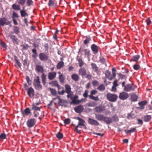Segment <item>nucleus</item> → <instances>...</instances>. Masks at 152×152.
I'll list each match as a JSON object with an SVG mask.
<instances>
[{
	"label": "nucleus",
	"instance_id": "obj_1",
	"mask_svg": "<svg viewBox=\"0 0 152 152\" xmlns=\"http://www.w3.org/2000/svg\"><path fill=\"white\" fill-rule=\"evenodd\" d=\"M35 70L39 73H42L41 76L42 82L43 85H45L46 84V75L44 73V70L43 67L40 65H37L36 66Z\"/></svg>",
	"mask_w": 152,
	"mask_h": 152
},
{
	"label": "nucleus",
	"instance_id": "obj_2",
	"mask_svg": "<svg viewBox=\"0 0 152 152\" xmlns=\"http://www.w3.org/2000/svg\"><path fill=\"white\" fill-rule=\"evenodd\" d=\"M33 84L36 90H40L42 89V86L41 84V82L39 76H37L35 77Z\"/></svg>",
	"mask_w": 152,
	"mask_h": 152
},
{
	"label": "nucleus",
	"instance_id": "obj_3",
	"mask_svg": "<svg viewBox=\"0 0 152 152\" xmlns=\"http://www.w3.org/2000/svg\"><path fill=\"white\" fill-rule=\"evenodd\" d=\"M137 86L133 83H128L126 85L123 90L126 92H130L134 91L136 88Z\"/></svg>",
	"mask_w": 152,
	"mask_h": 152
},
{
	"label": "nucleus",
	"instance_id": "obj_4",
	"mask_svg": "<svg viewBox=\"0 0 152 152\" xmlns=\"http://www.w3.org/2000/svg\"><path fill=\"white\" fill-rule=\"evenodd\" d=\"M107 97L108 100L111 102H115L117 99L118 96L115 94L108 93L107 95Z\"/></svg>",
	"mask_w": 152,
	"mask_h": 152
},
{
	"label": "nucleus",
	"instance_id": "obj_5",
	"mask_svg": "<svg viewBox=\"0 0 152 152\" xmlns=\"http://www.w3.org/2000/svg\"><path fill=\"white\" fill-rule=\"evenodd\" d=\"M65 92L67 94L66 96L68 98H71L73 94V93L71 90L70 86L68 84H66L65 85Z\"/></svg>",
	"mask_w": 152,
	"mask_h": 152
},
{
	"label": "nucleus",
	"instance_id": "obj_6",
	"mask_svg": "<svg viewBox=\"0 0 152 152\" xmlns=\"http://www.w3.org/2000/svg\"><path fill=\"white\" fill-rule=\"evenodd\" d=\"M36 121V119L34 118H31L28 120L26 125L29 128H31L35 125Z\"/></svg>",
	"mask_w": 152,
	"mask_h": 152
},
{
	"label": "nucleus",
	"instance_id": "obj_7",
	"mask_svg": "<svg viewBox=\"0 0 152 152\" xmlns=\"http://www.w3.org/2000/svg\"><path fill=\"white\" fill-rule=\"evenodd\" d=\"M6 36L7 37H10L14 43L17 45L19 44V42H18V39L15 36L12 35L11 33H8L7 34Z\"/></svg>",
	"mask_w": 152,
	"mask_h": 152
},
{
	"label": "nucleus",
	"instance_id": "obj_8",
	"mask_svg": "<svg viewBox=\"0 0 152 152\" xmlns=\"http://www.w3.org/2000/svg\"><path fill=\"white\" fill-rule=\"evenodd\" d=\"M26 91L27 92V95L29 97L31 98L34 97L35 94V91L33 88L31 87L29 88V89H28Z\"/></svg>",
	"mask_w": 152,
	"mask_h": 152
},
{
	"label": "nucleus",
	"instance_id": "obj_9",
	"mask_svg": "<svg viewBox=\"0 0 152 152\" xmlns=\"http://www.w3.org/2000/svg\"><path fill=\"white\" fill-rule=\"evenodd\" d=\"M129 97L128 94L124 91L120 93L119 94V98L121 100H124L127 99Z\"/></svg>",
	"mask_w": 152,
	"mask_h": 152
},
{
	"label": "nucleus",
	"instance_id": "obj_10",
	"mask_svg": "<svg viewBox=\"0 0 152 152\" xmlns=\"http://www.w3.org/2000/svg\"><path fill=\"white\" fill-rule=\"evenodd\" d=\"M11 23V22L10 21L8 20L5 18H0V25L1 26H3L5 24L6 25H9Z\"/></svg>",
	"mask_w": 152,
	"mask_h": 152
},
{
	"label": "nucleus",
	"instance_id": "obj_11",
	"mask_svg": "<svg viewBox=\"0 0 152 152\" xmlns=\"http://www.w3.org/2000/svg\"><path fill=\"white\" fill-rule=\"evenodd\" d=\"M39 59L42 61H46L48 58V56L47 54L44 53H40L39 55Z\"/></svg>",
	"mask_w": 152,
	"mask_h": 152
},
{
	"label": "nucleus",
	"instance_id": "obj_12",
	"mask_svg": "<svg viewBox=\"0 0 152 152\" xmlns=\"http://www.w3.org/2000/svg\"><path fill=\"white\" fill-rule=\"evenodd\" d=\"M88 122L89 124L92 125L97 126L99 125V123L97 121L89 117L88 118Z\"/></svg>",
	"mask_w": 152,
	"mask_h": 152
},
{
	"label": "nucleus",
	"instance_id": "obj_13",
	"mask_svg": "<svg viewBox=\"0 0 152 152\" xmlns=\"http://www.w3.org/2000/svg\"><path fill=\"white\" fill-rule=\"evenodd\" d=\"M91 49L94 54H97L99 51V47L95 44H93L91 46Z\"/></svg>",
	"mask_w": 152,
	"mask_h": 152
},
{
	"label": "nucleus",
	"instance_id": "obj_14",
	"mask_svg": "<svg viewBox=\"0 0 152 152\" xmlns=\"http://www.w3.org/2000/svg\"><path fill=\"white\" fill-rule=\"evenodd\" d=\"M21 113L23 117H25L26 115H31V110L28 107L26 108L24 111L21 110Z\"/></svg>",
	"mask_w": 152,
	"mask_h": 152
},
{
	"label": "nucleus",
	"instance_id": "obj_15",
	"mask_svg": "<svg viewBox=\"0 0 152 152\" xmlns=\"http://www.w3.org/2000/svg\"><path fill=\"white\" fill-rule=\"evenodd\" d=\"M87 73L86 70L83 67L80 68L78 71V74L82 76H85Z\"/></svg>",
	"mask_w": 152,
	"mask_h": 152
},
{
	"label": "nucleus",
	"instance_id": "obj_16",
	"mask_svg": "<svg viewBox=\"0 0 152 152\" xmlns=\"http://www.w3.org/2000/svg\"><path fill=\"white\" fill-rule=\"evenodd\" d=\"M56 72H50L48 75V78L50 80H52L56 78Z\"/></svg>",
	"mask_w": 152,
	"mask_h": 152
},
{
	"label": "nucleus",
	"instance_id": "obj_17",
	"mask_svg": "<svg viewBox=\"0 0 152 152\" xmlns=\"http://www.w3.org/2000/svg\"><path fill=\"white\" fill-rule=\"evenodd\" d=\"M20 13L22 17H25L28 16V14L26 12V10H25V6L23 7L22 10H20Z\"/></svg>",
	"mask_w": 152,
	"mask_h": 152
},
{
	"label": "nucleus",
	"instance_id": "obj_18",
	"mask_svg": "<svg viewBox=\"0 0 152 152\" xmlns=\"http://www.w3.org/2000/svg\"><path fill=\"white\" fill-rule=\"evenodd\" d=\"M75 118L79 121V122L78 123L79 124V125L84 126L85 127H86L85 125L84 124V123H85V121L83 119H82L79 117H75Z\"/></svg>",
	"mask_w": 152,
	"mask_h": 152
},
{
	"label": "nucleus",
	"instance_id": "obj_19",
	"mask_svg": "<svg viewBox=\"0 0 152 152\" xmlns=\"http://www.w3.org/2000/svg\"><path fill=\"white\" fill-rule=\"evenodd\" d=\"M103 121L107 124H110L113 122L111 118L104 116Z\"/></svg>",
	"mask_w": 152,
	"mask_h": 152
},
{
	"label": "nucleus",
	"instance_id": "obj_20",
	"mask_svg": "<svg viewBox=\"0 0 152 152\" xmlns=\"http://www.w3.org/2000/svg\"><path fill=\"white\" fill-rule=\"evenodd\" d=\"M83 107L82 105H80L75 107L74 109L75 111L77 113H80L83 111Z\"/></svg>",
	"mask_w": 152,
	"mask_h": 152
},
{
	"label": "nucleus",
	"instance_id": "obj_21",
	"mask_svg": "<svg viewBox=\"0 0 152 152\" xmlns=\"http://www.w3.org/2000/svg\"><path fill=\"white\" fill-rule=\"evenodd\" d=\"M50 84L53 86L57 87L58 89H59L61 88V87L59 85L58 82L56 80L52 81L50 83Z\"/></svg>",
	"mask_w": 152,
	"mask_h": 152
},
{
	"label": "nucleus",
	"instance_id": "obj_22",
	"mask_svg": "<svg viewBox=\"0 0 152 152\" xmlns=\"http://www.w3.org/2000/svg\"><path fill=\"white\" fill-rule=\"evenodd\" d=\"M95 118H96L98 121H103L104 115L102 114H96Z\"/></svg>",
	"mask_w": 152,
	"mask_h": 152
},
{
	"label": "nucleus",
	"instance_id": "obj_23",
	"mask_svg": "<svg viewBox=\"0 0 152 152\" xmlns=\"http://www.w3.org/2000/svg\"><path fill=\"white\" fill-rule=\"evenodd\" d=\"M72 79L75 82L78 81L80 79V77L77 74H73L71 76Z\"/></svg>",
	"mask_w": 152,
	"mask_h": 152
},
{
	"label": "nucleus",
	"instance_id": "obj_24",
	"mask_svg": "<svg viewBox=\"0 0 152 152\" xmlns=\"http://www.w3.org/2000/svg\"><path fill=\"white\" fill-rule=\"evenodd\" d=\"M142 118L144 121L145 122H148L151 120V115H144Z\"/></svg>",
	"mask_w": 152,
	"mask_h": 152
},
{
	"label": "nucleus",
	"instance_id": "obj_25",
	"mask_svg": "<svg viewBox=\"0 0 152 152\" xmlns=\"http://www.w3.org/2000/svg\"><path fill=\"white\" fill-rule=\"evenodd\" d=\"M57 2L56 0H49L48 5L49 7H55L56 6Z\"/></svg>",
	"mask_w": 152,
	"mask_h": 152
},
{
	"label": "nucleus",
	"instance_id": "obj_26",
	"mask_svg": "<svg viewBox=\"0 0 152 152\" xmlns=\"http://www.w3.org/2000/svg\"><path fill=\"white\" fill-rule=\"evenodd\" d=\"M138 96L137 95L134 93H132L131 94V99L132 101L136 102L137 101Z\"/></svg>",
	"mask_w": 152,
	"mask_h": 152
},
{
	"label": "nucleus",
	"instance_id": "obj_27",
	"mask_svg": "<svg viewBox=\"0 0 152 152\" xmlns=\"http://www.w3.org/2000/svg\"><path fill=\"white\" fill-rule=\"evenodd\" d=\"M140 56L139 55H137L133 56L130 60V61H133L134 62H137L140 58Z\"/></svg>",
	"mask_w": 152,
	"mask_h": 152
},
{
	"label": "nucleus",
	"instance_id": "obj_28",
	"mask_svg": "<svg viewBox=\"0 0 152 152\" xmlns=\"http://www.w3.org/2000/svg\"><path fill=\"white\" fill-rule=\"evenodd\" d=\"M91 65L92 66V69L95 72H97L98 71V68L96 65L94 63H91Z\"/></svg>",
	"mask_w": 152,
	"mask_h": 152
},
{
	"label": "nucleus",
	"instance_id": "obj_29",
	"mask_svg": "<svg viewBox=\"0 0 152 152\" xmlns=\"http://www.w3.org/2000/svg\"><path fill=\"white\" fill-rule=\"evenodd\" d=\"M20 5L18 4H13L12 6V8L15 10H20Z\"/></svg>",
	"mask_w": 152,
	"mask_h": 152
},
{
	"label": "nucleus",
	"instance_id": "obj_30",
	"mask_svg": "<svg viewBox=\"0 0 152 152\" xmlns=\"http://www.w3.org/2000/svg\"><path fill=\"white\" fill-rule=\"evenodd\" d=\"M86 39L84 41L83 43L85 45H87L90 41H91V38L90 36H86Z\"/></svg>",
	"mask_w": 152,
	"mask_h": 152
},
{
	"label": "nucleus",
	"instance_id": "obj_31",
	"mask_svg": "<svg viewBox=\"0 0 152 152\" xmlns=\"http://www.w3.org/2000/svg\"><path fill=\"white\" fill-rule=\"evenodd\" d=\"M58 78L59 81L61 83L63 84L65 81V77L63 75H59Z\"/></svg>",
	"mask_w": 152,
	"mask_h": 152
},
{
	"label": "nucleus",
	"instance_id": "obj_32",
	"mask_svg": "<svg viewBox=\"0 0 152 152\" xmlns=\"http://www.w3.org/2000/svg\"><path fill=\"white\" fill-rule=\"evenodd\" d=\"M31 109L34 111H40V108L38 107L34 104H32V105Z\"/></svg>",
	"mask_w": 152,
	"mask_h": 152
},
{
	"label": "nucleus",
	"instance_id": "obj_33",
	"mask_svg": "<svg viewBox=\"0 0 152 152\" xmlns=\"http://www.w3.org/2000/svg\"><path fill=\"white\" fill-rule=\"evenodd\" d=\"M64 62L63 61H61L58 63L56 66L58 69H60L64 66Z\"/></svg>",
	"mask_w": 152,
	"mask_h": 152
},
{
	"label": "nucleus",
	"instance_id": "obj_34",
	"mask_svg": "<svg viewBox=\"0 0 152 152\" xmlns=\"http://www.w3.org/2000/svg\"><path fill=\"white\" fill-rule=\"evenodd\" d=\"M66 100L61 99L59 101L58 104L59 105L62 106L64 105L65 103H66Z\"/></svg>",
	"mask_w": 152,
	"mask_h": 152
},
{
	"label": "nucleus",
	"instance_id": "obj_35",
	"mask_svg": "<svg viewBox=\"0 0 152 152\" xmlns=\"http://www.w3.org/2000/svg\"><path fill=\"white\" fill-rule=\"evenodd\" d=\"M26 0H16V2L18 3L19 5H20L23 7L25 5Z\"/></svg>",
	"mask_w": 152,
	"mask_h": 152
},
{
	"label": "nucleus",
	"instance_id": "obj_36",
	"mask_svg": "<svg viewBox=\"0 0 152 152\" xmlns=\"http://www.w3.org/2000/svg\"><path fill=\"white\" fill-rule=\"evenodd\" d=\"M112 70L113 76H111L110 78V80H111L112 79L115 78L116 76V70L114 68H113L112 69Z\"/></svg>",
	"mask_w": 152,
	"mask_h": 152
},
{
	"label": "nucleus",
	"instance_id": "obj_37",
	"mask_svg": "<svg viewBox=\"0 0 152 152\" xmlns=\"http://www.w3.org/2000/svg\"><path fill=\"white\" fill-rule=\"evenodd\" d=\"M32 51L33 53V54L32 55V57L34 58H36L38 56V54L37 53L36 49H33Z\"/></svg>",
	"mask_w": 152,
	"mask_h": 152
},
{
	"label": "nucleus",
	"instance_id": "obj_38",
	"mask_svg": "<svg viewBox=\"0 0 152 152\" xmlns=\"http://www.w3.org/2000/svg\"><path fill=\"white\" fill-rule=\"evenodd\" d=\"M83 51L84 52L85 55L88 57L90 56L91 55L90 51L88 49H86L84 50Z\"/></svg>",
	"mask_w": 152,
	"mask_h": 152
},
{
	"label": "nucleus",
	"instance_id": "obj_39",
	"mask_svg": "<svg viewBox=\"0 0 152 152\" xmlns=\"http://www.w3.org/2000/svg\"><path fill=\"white\" fill-rule=\"evenodd\" d=\"M105 89V86L103 84H100L97 88V89L99 91H103Z\"/></svg>",
	"mask_w": 152,
	"mask_h": 152
},
{
	"label": "nucleus",
	"instance_id": "obj_40",
	"mask_svg": "<svg viewBox=\"0 0 152 152\" xmlns=\"http://www.w3.org/2000/svg\"><path fill=\"white\" fill-rule=\"evenodd\" d=\"M14 32L16 34H18L20 32L19 28L17 26H15L14 27Z\"/></svg>",
	"mask_w": 152,
	"mask_h": 152
},
{
	"label": "nucleus",
	"instance_id": "obj_41",
	"mask_svg": "<svg viewBox=\"0 0 152 152\" xmlns=\"http://www.w3.org/2000/svg\"><path fill=\"white\" fill-rule=\"evenodd\" d=\"M147 103V101L146 100L142 101L139 103L138 104L141 107H143L145 106Z\"/></svg>",
	"mask_w": 152,
	"mask_h": 152
},
{
	"label": "nucleus",
	"instance_id": "obj_42",
	"mask_svg": "<svg viewBox=\"0 0 152 152\" xmlns=\"http://www.w3.org/2000/svg\"><path fill=\"white\" fill-rule=\"evenodd\" d=\"M49 90L50 91L51 94L53 96H56L57 94V92L56 90L54 89L50 88Z\"/></svg>",
	"mask_w": 152,
	"mask_h": 152
},
{
	"label": "nucleus",
	"instance_id": "obj_43",
	"mask_svg": "<svg viewBox=\"0 0 152 152\" xmlns=\"http://www.w3.org/2000/svg\"><path fill=\"white\" fill-rule=\"evenodd\" d=\"M136 130V129L134 128H132V129L127 131L125 130V132L126 134H128L129 133H132L135 132Z\"/></svg>",
	"mask_w": 152,
	"mask_h": 152
},
{
	"label": "nucleus",
	"instance_id": "obj_44",
	"mask_svg": "<svg viewBox=\"0 0 152 152\" xmlns=\"http://www.w3.org/2000/svg\"><path fill=\"white\" fill-rule=\"evenodd\" d=\"M89 97L90 98V99L96 101H99V99L98 96H91L90 97Z\"/></svg>",
	"mask_w": 152,
	"mask_h": 152
},
{
	"label": "nucleus",
	"instance_id": "obj_45",
	"mask_svg": "<svg viewBox=\"0 0 152 152\" xmlns=\"http://www.w3.org/2000/svg\"><path fill=\"white\" fill-rule=\"evenodd\" d=\"M118 80H115L113 82V86L112 87V89L113 90V88H114L115 89H116V87L118 86L117 82Z\"/></svg>",
	"mask_w": 152,
	"mask_h": 152
},
{
	"label": "nucleus",
	"instance_id": "obj_46",
	"mask_svg": "<svg viewBox=\"0 0 152 152\" xmlns=\"http://www.w3.org/2000/svg\"><path fill=\"white\" fill-rule=\"evenodd\" d=\"M97 104L94 102H89L87 104V105L88 107H93L97 105Z\"/></svg>",
	"mask_w": 152,
	"mask_h": 152
},
{
	"label": "nucleus",
	"instance_id": "obj_47",
	"mask_svg": "<svg viewBox=\"0 0 152 152\" xmlns=\"http://www.w3.org/2000/svg\"><path fill=\"white\" fill-rule=\"evenodd\" d=\"M77 60L78 61L79 66L80 67L82 66L83 65L84 63L82 59L80 58L78 59H77Z\"/></svg>",
	"mask_w": 152,
	"mask_h": 152
},
{
	"label": "nucleus",
	"instance_id": "obj_48",
	"mask_svg": "<svg viewBox=\"0 0 152 152\" xmlns=\"http://www.w3.org/2000/svg\"><path fill=\"white\" fill-rule=\"evenodd\" d=\"M14 58L16 61V64L19 67H20L21 66V64L19 61V60L17 59V57L16 56H15Z\"/></svg>",
	"mask_w": 152,
	"mask_h": 152
},
{
	"label": "nucleus",
	"instance_id": "obj_49",
	"mask_svg": "<svg viewBox=\"0 0 152 152\" xmlns=\"http://www.w3.org/2000/svg\"><path fill=\"white\" fill-rule=\"evenodd\" d=\"M56 137L58 138L61 140L63 138V134L62 133L60 132H58L57 134H56Z\"/></svg>",
	"mask_w": 152,
	"mask_h": 152
},
{
	"label": "nucleus",
	"instance_id": "obj_50",
	"mask_svg": "<svg viewBox=\"0 0 152 152\" xmlns=\"http://www.w3.org/2000/svg\"><path fill=\"white\" fill-rule=\"evenodd\" d=\"M112 119L113 122H117L119 120L118 117L116 115H113Z\"/></svg>",
	"mask_w": 152,
	"mask_h": 152
},
{
	"label": "nucleus",
	"instance_id": "obj_51",
	"mask_svg": "<svg viewBox=\"0 0 152 152\" xmlns=\"http://www.w3.org/2000/svg\"><path fill=\"white\" fill-rule=\"evenodd\" d=\"M95 110V111L97 113H100L102 111V107L100 106L96 107Z\"/></svg>",
	"mask_w": 152,
	"mask_h": 152
},
{
	"label": "nucleus",
	"instance_id": "obj_52",
	"mask_svg": "<svg viewBox=\"0 0 152 152\" xmlns=\"http://www.w3.org/2000/svg\"><path fill=\"white\" fill-rule=\"evenodd\" d=\"M75 127V131H76L77 133H80V132L78 130V127H80V128H81V127H80L79 126L80 125H79V124L78 123V125L77 126H75V125H73Z\"/></svg>",
	"mask_w": 152,
	"mask_h": 152
},
{
	"label": "nucleus",
	"instance_id": "obj_53",
	"mask_svg": "<svg viewBox=\"0 0 152 152\" xmlns=\"http://www.w3.org/2000/svg\"><path fill=\"white\" fill-rule=\"evenodd\" d=\"M7 137L6 134L4 133H1L0 135V139L1 140H4L6 139Z\"/></svg>",
	"mask_w": 152,
	"mask_h": 152
},
{
	"label": "nucleus",
	"instance_id": "obj_54",
	"mask_svg": "<svg viewBox=\"0 0 152 152\" xmlns=\"http://www.w3.org/2000/svg\"><path fill=\"white\" fill-rule=\"evenodd\" d=\"M97 93V91L96 90H94L91 92V93L90 95H88V97H90L91 96H93V95H95Z\"/></svg>",
	"mask_w": 152,
	"mask_h": 152
},
{
	"label": "nucleus",
	"instance_id": "obj_55",
	"mask_svg": "<svg viewBox=\"0 0 152 152\" xmlns=\"http://www.w3.org/2000/svg\"><path fill=\"white\" fill-rule=\"evenodd\" d=\"M19 17V16L18 15V14L15 12H13L12 13V19H15V18H18Z\"/></svg>",
	"mask_w": 152,
	"mask_h": 152
},
{
	"label": "nucleus",
	"instance_id": "obj_56",
	"mask_svg": "<svg viewBox=\"0 0 152 152\" xmlns=\"http://www.w3.org/2000/svg\"><path fill=\"white\" fill-rule=\"evenodd\" d=\"M105 75V77L110 80V79L111 77V76H110V73L109 72L107 71L106 72Z\"/></svg>",
	"mask_w": 152,
	"mask_h": 152
},
{
	"label": "nucleus",
	"instance_id": "obj_57",
	"mask_svg": "<svg viewBox=\"0 0 152 152\" xmlns=\"http://www.w3.org/2000/svg\"><path fill=\"white\" fill-rule=\"evenodd\" d=\"M0 45L3 48H5V49H7V45L6 43L1 41H0Z\"/></svg>",
	"mask_w": 152,
	"mask_h": 152
},
{
	"label": "nucleus",
	"instance_id": "obj_58",
	"mask_svg": "<svg viewBox=\"0 0 152 152\" xmlns=\"http://www.w3.org/2000/svg\"><path fill=\"white\" fill-rule=\"evenodd\" d=\"M145 21L147 23V25H150L152 23L150 18L149 17Z\"/></svg>",
	"mask_w": 152,
	"mask_h": 152
},
{
	"label": "nucleus",
	"instance_id": "obj_59",
	"mask_svg": "<svg viewBox=\"0 0 152 152\" xmlns=\"http://www.w3.org/2000/svg\"><path fill=\"white\" fill-rule=\"evenodd\" d=\"M92 84L94 86H96L99 85V82L96 80H94L92 81Z\"/></svg>",
	"mask_w": 152,
	"mask_h": 152
},
{
	"label": "nucleus",
	"instance_id": "obj_60",
	"mask_svg": "<svg viewBox=\"0 0 152 152\" xmlns=\"http://www.w3.org/2000/svg\"><path fill=\"white\" fill-rule=\"evenodd\" d=\"M26 79L27 82L29 85H31V81L30 80V79L28 76H26Z\"/></svg>",
	"mask_w": 152,
	"mask_h": 152
},
{
	"label": "nucleus",
	"instance_id": "obj_61",
	"mask_svg": "<svg viewBox=\"0 0 152 152\" xmlns=\"http://www.w3.org/2000/svg\"><path fill=\"white\" fill-rule=\"evenodd\" d=\"M133 67L134 70H137L140 68V66L139 64H135L134 65Z\"/></svg>",
	"mask_w": 152,
	"mask_h": 152
},
{
	"label": "nucleus",
	"instance_id": "obj_62",
	"mask_svg": "<svg viewBox=\"0 0 152 152\" xmlns=\"http://www.w3.org/2000/svg\"><path fill=\"white\" fill-rule=\"evenodd\" d=\"M64 122L66 124H69L70 123V120L69 118L66 119L64 121Z\"/></svg>",
	"mask_w": 152,
	"mask_h": 152
},
{
	"label": "nucleus",
	"instance_id": "obj_63",
	"mask_svg": "<svg viewBox=\"0 0 152 152\" xmlns=\"http://www.w3.org/2000/svg\"><path fill=\"white\" fill-rule=\"evenodd\" d=\"M88 91L87 90H86L85 91L84 93L83 94V96L87 98L88 96Z\"/></svg>",
	"mask_w": 152,
	"mask_h": 152
},
{
	"label": "nucleus",
	"instance_id": "obj_64",
	"mask_svg": "<svg viewBox=\"0 0 152 152\" xmlns=\"http://www.w3.org/2000/svg\"><path fill=\"white\" fill-rule=\"evenodd\" d=\"M33 2L32 0H27L26 2L27 5L28 6H30L32 4Z\"/></svg>",
	"mask_w": 152,
	"mask_h": 152
}]
</instances>
